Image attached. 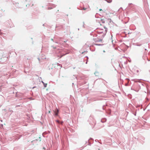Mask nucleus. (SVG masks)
<instances>
[{"instance_id": "obj_1", "label": "nucleus", "mask_w": 150, "mask_h": 150, "mask_svg": "<svg viewBox=\"0 0 150 150\" xmlns=\"http://www.w3.org/2000/svg\"><path fill=\"white\" fill-rule=\"evenodd\" d=\"M58 112L59 110L57 109L56 111H54V112L55 115L57 116L58 115Z\"/></svg>"}, {"instance_id": "obj_2", "label": "nucleus", "mask_w": 150, "mask_h": 150, "mask_svg": "<svg viewBox=\"0 0 150 150\" xmlns=\"http://www.w3.org/2000/svg\"><path fill=\"white\" fill-rule=\"evenodd\" d=\"M106 1L110 3H111L112 1V0H105Z\"/></svg>"}, {"instance_id": "obj_3", "label": "nucleus", "mask_w": 150, "mask_h": 150, "mask_svg": "<svg viewBox=\"0 0 150 150\" xmlns=\"http://www.w3.org/2000/svg\"><path fill=\"white\" fill-rule=\"evenodd\" d=\"M44 83V87H46L47 86V83Z\"/></svg>"}, {"instance_id": "obj_4", "label": "nucleus", "mask_w": 150, "mask_h": 150, "mask_svg": "<svg viewBox=\"0 0 150 150\" xmlns=\"http://www.w3.org/2000/svg\"><path fill=\"white\" fill-rule=\"evenodd\" d=\"M56 122H57V123H60V121H59V120H57V121H56Z\"/></svg>"}, {"instance_id": "obj_5", "label": "nucleus", "mask_w": 150, "mask_h": 150, "mask_svg": "<svg viewBox=\"0 0 150 150\" xmlns=\"http://www.w3.org/2000/svg\"><path fill=\"white\" fill-rule=\"evenodd\" d=\"M63 123V122H60V123H61V124H62Z\"/></svg>"}, {"instance_id": "obj_6", "label": "nucleus", "mask_w": 150, "mask_h": 150, "mask_svg": "<svg viewBox=\"0 0 150 150\" xmlns=\"http://www.w3.org/2000/svg\"><path fill=\"white\" fill-rule=\"evenodd\" d=\"M86 8H83V10H86Z\"/></svg>"}, {"instance_id": "obj_7", "label": "nucleus", "mask_w": 150, "mask_h": 150, "mask_svg": "<svg viewBox=\"0 0 150 150\" xmlns=\"http://www.w3.org/2000/svg\"><path fill=\"white\" fill-rule=\"evenodd\" d=\"M99 11H102V9H99Z\"/></svg>"}, {"instance_id": "obj_8", "label": "nucleus", "mask_w": 150, "mask_h": 150, "mask_svg": "<svg viewBox=\"0 0 150 150\" xmlns=\"http://www.w3.org/2000/svg\"><path fill=\"white\" fill-rule=\"evenodd\" d=\"M48 112H49V113H50V110H49Z\"/></svg>"}, {"instance_id": "obj_9", "label": "nucleus", "mask_w": 150, "mask_h": 150, "mask_svg": "<svg viewBox=\"0 0 150 150\" xmlns=\"http://www.w3.org/2000/svg\"><path fill=\"white\" fill-rule=\"evenodd\" d=\"M137 71V72H138V71Z\"/></svg>"}]
</instances>
